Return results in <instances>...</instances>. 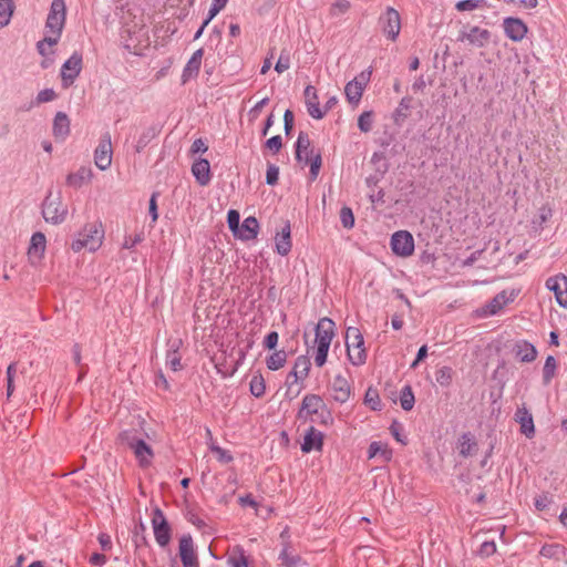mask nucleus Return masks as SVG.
Instances as JSON below:
<instances>
[{"instance_id": "58", "label": "nucleus", "mask_w": 567, "mask_h": 567, "mask_svg": "<svg viewBox=\"0 0 567 567\" xmlns=\"http://www.w3.org/2000/svg\"><path fill=\"white\" fill-rule=\"evenodd\" d=\"M330 346L319 344L317 343L316 354H315V363L317 367L321 368L327 362V357L329 352Z\"/></svg>"}, {"instance_id": "6", "label": "nucleus", "mask_w": 567, "mask_h": 567, "mask_svg": "<svg viewBox=\"0 0 567 567\" xmlns=\"http://www.w3.org/2000/svg\"><path fill=\"white\" fill-rule=\"evenodd\" d=\"M379 24L388 40L392 42L398 40L401 31V17L398 10L388 7L379 17Z\"/></svg>"}, {"instance_id": "60", "label": "nucleus", "mask_w": 567, "mask_h": 567, "mask_svg": "<svg viewBox=\"0 0 567 567\" xmlns=\"http://www.w3.org/2000/svg\"><path fill=\"white\" fill-rule=\"evenodd\" d=\"M279 167L275 164H269L266 172V184L274 186L278 183Z\"/></svg>"}, {"instance_id": "33", "label": "nucleus", "mask_w": 567, "mask_h": 567, "mask_svg": "<svg viewBox=\"0 0 567 567\" xmlns=\"http://www.w3.org/2000/svg\"><path fill=\"white\" fill-rule=\"evenodd\" d=\"M47 239L43 233L37 231L32 235L28 249L29 256L41 258L45 250Z\"/></svg>"}, {"instance_id": "3", "label": "nucleus", "mask_w": 567, "mask_h": 567, "mask_svg": "<svg viewBox=\"0 0 567 567\" xmlns=\"http://www.w3.org/2000/svg\"><path fill=\"white\" fill-rule=\"evenodd\" d=\"M347 357L354 367L363 365L367 361V350L361 331L355 327H349L346 332Z\"/></svg>"}, {"instance_id": "47", "label": "nucleus", "mask_w": 567, "mask_h": 567, "mask_svg": "<svg viewBox=\"0 0 567 567\" xmlns=\"http://www.w3.org/2000/svg\"><path fill=\"white\" fill-rule=\"evenodd\" d=\"M315 415L317 419H315L313 423H318L321 426L329 427L334 423L332 411L327 406V404H324L323 408H321Z\"/></svg>"}, {"instance_id": "22", "label": "nucleus", "mask_w": 567, "mask_h": 567, "mask_svg": "<svg viewBox=\"0 0 567 567\" xmlns=\"http://www.w3.org/2000/svg\"><path fill=\"white\" fill-rule=\"evenodd\" d=\"M306 105L309 115L315 120H321L326 115L319 106V96L317 90L312 85H307L305 89Z\"/></svg>"}, {"instance_id": "48", "label": "nucleus", "mask_w": 567, "mask_h": 567, "mask_svg": "<svg viewBox=\"0 0 567 567\" xmlns=\"http://www.w3.org/2000/svg\"><path fill=\"white\" fill-rule=\"evenodd\" d=\"M506 302V292L502 291L498 295H496L489 303L486 305L485 312L489 315H496L499 310L503 309Z\"/></svg>"}, {"instance_id": "19", "label": "nucleus", "mask_w": 567, "mask_h": 567, "mask_svg": "<svg viewBox=\"0 0 567 567\" xmlns=\"http://www.w3.org/2000/svg\"><path fill=\"white\" fill-rule=\"evenodd\" d=\"M291 227L290 221L286 220L275 237V250L278 255L285 257L291 251Z\"/></svg>"}, {"instance_id": "26", "label": "nucleus", "mask_w": 567, "mask_h": 567, "mask_svg": "<svg viewBox=\"0 0 567 567\" xmlns=\"http://www.w3.org/2000/svg\"><path fill=\"white\" fill-rule=\"evenodd\" d=\"M259 231V223L256 217L249 216L244 219L243 224L239 226V235H236L235 238H238L244 241H248L255 239Z\"/></svg>"}, {"instance_id": "1", "label": "nucleus", "mask_w": 567, "mask_h": 567, "mask_svg": "<svg viewBox=\"0 0 567 567\" xmlns=\"http://www.w3.org/2000/svg\"><path fill=\"white\" fill-rule=\"evenodd\" d=\"M103 237L104 230L102 229L101 224H86L79 233L78 237L72 241L71 248L75 252H79L84 248L89 251H95L101 247Z\"/></svg>"}, {"instance_id": "7", "label": "nucleus", "mask_w": 567, "mask_h": 567, "mask_svg": "<svg viewBox=\"0 0 567 567\" xmlns=\"http://www.w3.org/2000/svg\"><path fill=\"white\" fill-rule=\"evenodd\" d=\"M152 527L156 543L159 547H166L172 538V528L163 511L155 507L152 513Z\"/></svg>"}, {"instance_id": "25", "label": "nucleus", "mask_w": 567, "mask_h": 567, "mask_svg": "<svg viewBox=\"0 0 567 567\" xmlns=\"http://www.w3.org/2000/svg\"><path fill=\"white\" fill-rule=\"evenodd\" d=\"M133 446L132 451L137 460V463L141 467H147L152 463V458L154 457V452L150 444H147L143 439Z\"/></svg>"}, {"instance_id": "54", "label": "nucleus", "mask_w": 567, "mask_h": 567, "mask_svg": "<svg viewBox=\"0 0 567 567\" xmlns=\"http://www.w3.org/2000/svg\"><path fill=\"white\" fill-rule=\"evenodd\" d=\"M373 112L364 111L358 118V127L361 132L368 133L372 130Z\"/></svg>"}, {"instance_id": "42", "label": "nucleus", "mask_w": 567, "mask_h": 567, "mask_svg": "<svg viewBox=\"0 0 567 567\" xmlns=\"http://www.w3.org/2000/svg\"><path fill=\"white\" fill-rule=\"evenodd\" d=\"M364 404H367L372 411H381L382 410V402L380 399L379 391L369 386L364 394Z\"/></svg>"}, {"instance_id": "14", "label": "nucleus", "mask_w": 567, "mask_h": 567, "mask_svg": "<svg viewBox=\"0 0 567 567\" xmlns=\"http://www.w3.org/2000/svg\"><path fill=\"white\" fill-rule=\"evenodd\" d=\"M491 39V32L487 29H482L477 25L472 27L470 31H461L457 37V41H467L470 44L477 48H483L488 43Z\"/></svg>"}, {"instance_id": "61", "label": "nucleus", "mask_w": 567, "mask_h": 567, "mask_svg": "<svg viewBox=\"0 0 567 567\" xmlns=\"http://www.w3.org/2000/svg\"><path fill=\"white\" fill-rule=\"evenodd\" d=\"M389 430H390V433L392 434V436L399 443H401L403 445H405L408 443L406 436L402 435V433H401L402 425L399 422L393 421V423L390 425Z\"/></svg>"}, {"instance_id": "12", "label": "nucleus", "mask_w": 567, "mask_h": 567, "mask_svg": "<svg viewBox=\"0 0 567 567\" xmlns=\"http://www.w3.org/2000/svg\"><path fill=\"white\" fill-rule=\"evenodd\" d=\"M505 35L514 42L522 41L527 32V24L519 18L507 17L503 20Z\"/></svg>"}, {"instance_id": "8", "label": "nucleus", "mask_w": 567, "mask_h": 567, "mask_svg": "<svg viewBox=\"0 0 567 567\" xmlns=\"http://www.w3.org/2000/svg\"><path fill=\"white\" fill-rule=\"evenodd\" d=\"M414 238L408 230H398L391 236L390 247L395 256L406 258L414 252Z\"/></svg>"}, {"instance_id": "45", "label": "nucleus", "mask_w": 567, "mask_h": 567, "mask_svg": "<svg viewBox=\"0 0 567 567\" xmlns=\"http://www.w3.org/2000/svg\"><path fill=\"white\" fill-rule=\"evenodd\" d=\"M556 369V359L553 355H548L543 368V383L545 385H548L551 382L553 378L555 377Z\"/></svg>"}, {"instance_id": "59", "label": "nucleus", "mask_w": 567, "mask_h": 567, "mask_svg": "<svg viewBox=\"0 0 567 567\" xmlns=\"http://www.w3.org/2000/svg\"><path fill=\"white\" fill-rule=\"evenodd\" d=\"M553 503V497L549 493H543L535 497L534 506L537 511L546 509Z\"/></svg>"}, {"instance_id": "32", "label": "nucleus", "mask_w": 567, "mask_h": 567, "mask_svg": "<svg viewBox=\"0 0 567 567\" xmlns=\"http://www.w3.org/2000/svg\"><path fill=\"white\" fill-rule=\"evenodd\" d=\"M392 455V450L388 447V444L380 441L371 442L368 447V458L380 456L383 462H389L391 461Z\"/></svg>"}, {"instance_id": "52", "label": "nucleus", "mask_w": 567, "mask_h": 567, "mask_svg": "<svg viewBox=\"0 0 567 567\" xmlns=\"http://www.w3.org/2000/svg\"><path fill=\"white\" fill-rule=\"evenodd\" d=\"M351 8V3L349 0H336L330 9L329 13L331 17L337 18L344 13H347Z\"/></svg>"}, {"instance_id": "15", "label": "nucleus", "mask_w": 567, "mask_h": 567, "mask_svg": "<svg viewBox=\"0 0 567 567\" xmlns=\"http://www.w3.org/2000/svg\"><path fill=\"white\" fill-rule=\"evenodd\" d=\"M514 420L519 424V432L527 439H533L535 436L536 431L533 414L525 404H522L516 409Z\"/></svg>"}, {"instance_id": "55", "label": "nucleus", "mask_w": 567, "mask_h": 567, "mask_svg": "<svg viewBox=\"0 0 567 567\" xmlns=\"http://www.w3.org/2000/svg\"><path fill=\"white\" fill-rule=\"evenodd\" d=\"M340 221L346 229H351L354 226V215L349 206H343L340 209Z\"/></svg>"}, {"instance_id": "53", "label": "nucleus", "mask_w": 567, "mask_h": 567, "mask_svg": "<svg viewBox=\"0 0 567 567\" xmlns=\"http://www.w3.org/2000/svg\"><path fill=\"white\" fill-rule=\"evenodd\" d=\"M227 225L234 237L239 235L240 214L236 209H229L227 213Z\"/></svg>"}, {"instance_id": "37", "label": "nucleus", "mask_w": 567, "mask_h": 567, "mask_svg": "<svg viewBox=\"0 0 567 567\" xmlns=\"http://www.w3.org/2000/svg\"><path fill=\"white\" fill-rule=\"evenodd\" d=\"M302 163L310 166L309 178L311 182L316 181L319 176L320 168L322 166V156L320 152L316 155L305 156Z\"/></svg>"}, {"instance_id": "13", "label": "nucleus", "mask_w": 567, "mask_h": 567, "mask_svg": "<svg viewBox=\"0 0 567 567\" xmlns=\"http://www.w3.org/2000/svg\"><path fill=\"white\" fill-rule=\"evenodd\" d=\"M60 40H56V37H48L37 42V51L43 58L40 62V65L43 70L49 69L54 63L55 50L54 45L59 43Z\"/></svg>"}, {"instance_id": "41", "label": "nucleus", "mask_w": 567, "mask_h": 567, "mask_svg": "<svg viewBox=\"0 0 567 567\" xmlns=\"http://www.w3.org/2000/svg\"><path fill=\"white\" fill-rule=\"evenodd\" d=\"M249 392L255 398H261L266 392V382L261 373L252 375L249 382Z\"/></svg>"}, {"instance_id": "63", "label": "nucleus", "mask_w": 567, "mask_h": 567, "mask_svg": "<svg viewBox=\"0 0 567 567\" xmlns=\"http://www.w3.org/2000/svg\"><path fill=\"white\" fill-rule=\"evenodd\" d=\"M279 340V334L277 331H270L266 334L262 341V346L267 350H275Z\"/></svg>"}, {"instance_id": "49", "label": "nucleus", "mask_w": 567, "mask_h": 567, "mask_svg": "<svg viewBox=\"0 0 567 567\" xmlns=\"http://www.w3.org/2000/svg\"><path fill=\"white\" fill-rule=\"evenodd\" d=\"M435 379L441 386H450L453 380V369L447 365L440 368L435 372Z\"/></svg>"}, {"instance_id": "24", "label": "nucleus", "mask_w": 567, "mask_h": 567, "mask_svg": "<svg viewBox=\"0 0 567 567\" xmlns=\"http://www.w3.org/2000/svg\"><path fill=\"white\" fill-rule=\"evenodd\" d=\"M332 391L333 400L338 403H346L350 399L351 386L348 380L341 374L334 377L332 383Z\"/></svg>"}, {"instance_id": "16", "label": "nucleus", "mask_w": 567, "mask_h": 567, "mask_svg": "<svg viewBox=\"0 0 567 567\" xmlns=\"http://www.w3.org/2000/svg\"><path fill=\"white\" fill-rule=\"evenodd\" d=\"M315 332L316 343L330 346L336 336V323L332 319L323 317L318 321Z\"/></svg>"}, {"instance_id": "5", "label": "nucleus", "mask_w": 567, "mask_h": 567, "mask_svg": "<svg viewBox=\"0 0 567 567\" xmlns=\"http://www.w3.org/2000/svg\"><path fill=\"white\" fill-rule=\"evenodd\" d=\"M83 68V55L79 51H74L71 56L61 66V85L68 89L78 79Z\"/></svg>"}, {"instance_id": "29", "label": "nucleus", "mask_w": 567, "mask_h": 567, "mask_svg": "<svg viewBox=\"0 0 567 567\" xmlns=\"http://www.w3.org/2000/svg\"><path fill=\"white\" fill-rule=\"evenodd\" d=\"M412 96H403L399 102V105L392 113L393 123L396 126H402L406 118L410 116V110L412 109Z\"/></svg>"}, {"instance_id": "18", "label": "nucleus", "mask_w": 567, "mask_h": 567, "mask_svg": "<svg viewBox=\"0 0 567 567\" xmlns=\"http://www.w3.org/2000/svg\"><path fill=\"white\" fill-rule=\"evenodd\" d=\"M179 557L184 567H197V557L189 534L183 535L179 539Z\"/></svg>"}, {"instance_id": "39", "label": "nucleus", "mask_w": 567, "mask_h": 567, "mask_svg": "<svg viewBox=\"0 0 567 567\" xmlns=\"http://www.w3.org/2000/svg\"><path fill=\"white\" fill-rule=\"evenodd\" d=\"M287 362V352L285 350H275L267 359L266 365L271 371L281 369Z\"/></svg>"}, {"instance_id": "36", "label": "nucleus", "mask_w": 567, "mask_h": 567, "mask_svg": "<svg viewBox=\"0 0 567 567\" xmlns=\"http://www.w3.org/2000/svg\"><path fill=\"white\" fill-rule=\"evenodd\" d=\"M159 131L156 125L145 128L136 141L135 152L141 153L159 134Z\"/></svg>"}, {"instance_id": "10", "label": "nucleus", "mask_w": 567, "mask_h": 567, "mask_svg": "<svg viewBox=\"0 0 567 567\" xmlns=\"http://www.w3.org/2000/svg\"><path fill=\"white\" fill-rule=\"evenodd\" d=\"M94 164L101 171L107 169L112 164V143L109 132L104 133L94 151Z\"/></svg>"}, {"instance_id": "17", "label": "nucleus", "mask_w": 567, "mask_h": 567, "mask_svg": "<svg viewBox=\"0 0 567 567\" xmlns=\"http://www.w3.org/2000/svg\"><path fill=\"white\" fill-rule=\"evenodd\" d=\"M324 434L317 430L313 425H310L303 436L301 443L302 453H310L312 451L321 452L323 447Z\"/></svg>"}, {"instance_id": "38", "label": "nucleus", "mask_w": 567, "mask_h": 567, "mask_svg": "<svg viewBox=\"0 0 567 567\" xmlns=\"http://www.w3.org/2000/svg\"><path fill=\"white\" fill-rule=\"evenodd\" d=\"M389 171V163L384 162L377 166L375 172L365 178V185L370 189L378 188L379 183L383 179Z\"/></svg>"}, {"instance_id": "28", "label": "nucleus", "mask_w": 567, "mask_h": 567, "mask_svg": "<svg viewBox=\"0 0 567 567\" xmlns=\"http://www.w3.org/2000/svg\"><path fill=\"white\" fill-rule=\"evenodd\" d=\"M53 136L56 140L64 141L70 134V120L64 112H58L53 120Z\"/></svg>"}, {"instance_id": "31", "label": "nucleus", "mask_w": 567, "mask_h": 567, "mask_svg": "<svg viewBox=\"0 0 567 567\" xmlns=\"http://www.w3.org/2000/svg\"><path fill=\"white\" fill-rule=\"evenodd\" d=\"M311 362L307 355H299L293 364V369L289 372V377H293L292 382L303 380L308 377Z\"/></svg>"}, {"instance_id": "56", "label": "nucleus", "mask_w": 567, "mask_h": 567, "mask_svg": "<svg viewBox=\"0 0 567 567\" xmlns=\"http://www.w3.org/2000/svg\"><path fill=\"white\" fill-rule=\"evenodd\" d=\"M14 10V0H2V28L10 23Z\"/></svg>"}, {"instance_id": "43", "label": "nucleus", "mask_w": 567, "mask_h": 567, "mask_svg": "<svg viewBox=\"0 0 567 567\" xmlns=\"http://www.w3.org/2000/svg\"><path fill=\"white\" fill-rule=\"evenodd\" d=\"M117 440L121 444L127 446L130 450L133 449V446L136 444L135 442H138L142 440V437L138 435L137 430L130 429V430H123L120 432Z\"/></svg>"}, {"instance_id": "20", "label": "nucleus", "mask_w": 567, "mask_h": 567, "mask_svg": "<svg viewBox=\"0 0 567 567\" xmlns=\"http://www.w3.org/2000/svg\"><path fill=\"white\" fill-rule=\"evenodd\" d=\"M204 55V49L199 48L196 50L189 60L187 61L186 65L183 69L182 72V83L185 84L192 79H196L199 74L202 60Z\"/></svg>"}, {"instance_id": "35", "label": "nucleus", "mask_w": 567, "mask_h": 567, "mask_svg": "<svg viewBox=\"0 0 567 567\" xmlns=\"http://www.w3.org/2000/svg\"><path fill=\"white\" fill-rule=\"evenodd\" d=\"M364 89L358 83V80L349 81L344 86V94L349 103L358 105Z\"/></svg>"}, {"instance_id": "27", "label": "nucleus", "mask_w": 567, "mask_h": 567, "mask_svg": "<svg viewBox=\"0 0 567 567\" xmlns=\"http://www.w3.org/2000/svg\"><path fill=\"white\" fill-rule=\"evenodd\" d=\"M92 176L93 172L91 167L81 166L75 173H70L66 176V185L75 189L81 188L91 181Z\"/></svg>"}, {"instance_id": "51", "label": "nucleus", "mask_w": 567, "mask_h": 567, "mask_svg": "<svg viewBox=\"0 0 567 567\" xmlns=\"http://www.w3.org/2000/svg\"><path fill=\"white\" fill-rule=\"evenodd\" d=\"M486 0H460L455 3V9L460 12L472 11L478 8L486 7Z\"/></svg>"}, {"instance_id": "44", "label": "nucleus", "mask_w": 567, "mask_h": 567, "mask_svg": "<svg viewBox=\"0 0 567 567\" xmlns=\"http://www.w3.org/2000/svg\"><path fill=\"white\" fill-rule=\"evenodd\" d=\"M278 558L282 567H298L302 563V558L299 555L289 553L288 545L281 549Z\"/></svg>"}, {"instance_id": "50", "label": "nucleus", "mask_w": 567, "mask_h": 567, "mask_svg": "<svg viewBox=\"0 0 567 567\" xmlns=\"http://www.w3.org/2000/svg\"><path fill=\"white\" fill-rule=\"evenodd\" d=\"M18 377L17 364L10 363L7 368L6 379H7V396L10 398L16 389V379Z\"/></svg>"}, {"instance_id": "64", "label": "nucleus", "mask_w": 567, "mask_h": 567, "mask_svg": "<svg viewBox=\"0 0 567 567\" xmlns=\"http://www.w3.org/2000/svg\"><path fill=\"white\" fill-rule=\"evenodd\" d=\"M496 553V544L494 540H485L481 544L478 554L483 557H489Z\"/></svg>"}, {"instance_id": "4", "label": "nucleus", "mask_w": 567, "mask_h": 567, "mask_svg": "<svg viewBox=\"0 0 567 567\" xmlns=\"http://www.w3.org/2000/svg\"><path fill=\"white\" fill-rule=\"evenodd\" d=\"M68 215V207L60 196H52L50 192L42 203V216L47 223L59 225L64 221Z\"/></svg>"}, {"instance_id": "21", "label": "nucleus", "mask_w": 567, "mask_h": 567, "mask_svg": "<svg viewBox=\"0 0 567 567\" xmlns=\"http://www.w3.org/2000/svg\"><path fill=\"white\" fill-rule=\"evenodd\" d=\"M513 353L518 361L529 363L536 360L538 352L533 343L518 340L513 346Z\"/></svg>"}, {"instance_id": "46", "label": "nucleus", "mask_w": 567, "mask_h": 567, "mask_svg": "<svg viewBox=\"0 0 567 567\" xmlns=\"http://www.w3.org/2000/svg\"><path fill=\"white\" fill-rule=\"evenodd\" d=\"M415 398L411 385H404L400 393V404L404 411H411L414 406Z\"/></svg>"}, {"instance_id": "11", "label": "nucleus", "mask_w": 567, "mask_h": 567, "mask_svg": "<svg viewBox=\"0 0 567 567\" xmlns=\"http://www.w3.org/2000/svg\"><path fill=\"white\" fill-rule=\"evenodd\" d=\"M545 286L548 290L553 291L558 305L567 308V277L563 274L549 277Z\"/></svg>"}, {"instance_id": "34", "label": "nucleus", "mask_w": 567, "mask_h": 567, "mask_svg": "<svg viewBox=\"0 0 567 567\" xmlns=\"http://www.w3.org/2000/svg\"><path fill=\"white\" fill-rule=\"evenodd\" d=\"M477 443L471 432H465L460 437L458 453L463 457L471 456L476 450Z\"/></svg>"}, {"instance_id": "57", "label": "nucleus", "mask_w": 567, "mask_h": 567, "mask_svg": "<svg viewBox=\"0 0 567 567\" xmlns=\"http://www.w3.org/2000/svg\"><path fill=\"white\" fill-rule=\"evenodd\" d=\"M210 451L213 453H215V455L217 456V460L223 464H228L234 461L233 454L230 453V451H228L226 449H223L218 445L213 444V445H210Z\"/></svg>"}, {"instance_id": "62", "label": "nucleus", "mask_w": 567, "mask_h": 567, "mask_svg": "<svg viewBox=\"0 0 567 567\" xmlns=\"http://www.w3.org/2000/svg\"><path fill=\"white\" fill-rule=\"evenodd\" d=\"M265 147L277 154L282 147V137L280 135L271 136L265 142Z\"/></svg>"}, {"instance_id": "23", "label": "nucleus", "mask_w": 567, "mask_h": 567, "mask_svg": "<svg viewBox=\"0 0 567 567\" xmlns=\"http://www.w3.org/2000/svg\"><path fill=\"white\" fill-rule=\"evenodd\" d=\"M192 173L200 186H206L212 179L210 164L206 158H198L192 165Z\"/></svg>"}, {"instance_id": "2", "label": "nucleus", "mask_w": 567, "mask_h": 567, "mask_svg": "<svg viewBox=\"0 0 567 567\" xmlns=\"http://www.w3.org/2000/svg\"><path fill=\"white\" fill-rule=\"evenodd\" d=\"M66 20V6L64 0H52L45 20L44 35L56 37L60 40Z\"/></svg>"}, {"instance_id": "9", "label": "nucleus", "mask_w": 567, "mask_h": 567, "mask_svg": "<svg viewBox=\"0 0 567 567\" xmlns=\"http://www.w3.org/2000/svg\"><path fill=\"white\" fill-rule=\"evenodd\" d=\"M323 399L319 394L307 393L301 401L297 412V419L303 423L315 422L313 415L324 405Z\"/></svg>"}, {"instance_id": "30", "label": "nucleus", "mask_w": 567, "mask_h": 567, "mask_svg": "<svg viewBox=\"0 0 567 567\" xmlns=\"http://www.w3.org/2000/svg\"><path fill=\"white\" fill-rule=\"evenodd\" d=\"M181 344H182V340H175L173 342H169L168 343L169 348L166 351V358H165L166 365L175 372L183 369V365L181 362L182 355L178 352Z\"/></svg>"}, {"instance_id": "40", "label": "nucleus", "mask_w": 567, "mask_h": 567, "mask_svg": "<svg viewBox=\"0 0 567 567\" xmlns=\"http://www.w3.org/2000/svg\"><path fill=\"white\" fill-rule=\"evenodd\" d=\"M310 145L311 140L309 137V134L305 131H300L295 143V157L298 163H302L305 157L302 156V148L310 147Z\"/></svg>"}]
</instances>
